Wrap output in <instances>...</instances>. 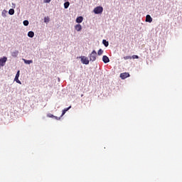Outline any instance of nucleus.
<instances>
[{
    "mask_svg": "<svg viewBox=\"0 0 182 182\" xmlns=\"http://www.w3.org/2000/svg\"><path fill=\"white\" fill-rule=\"evenodd\" d=\"M96 58H97V53L96 50H92V52L90 54V60L91 62H95L96 60Z\"/></svg>",
    "mask_w": 182,
    "mask_h": 182,
    "instance_id": "1",
    "label": "nucleus"
},
{
    "mask_svg": "<svg viewBox=\"0 0 182 182\" xmlns=\"http://www.w3.org/2000/svg\"><path fill=\"white\" fill-rule=\"evenodd\" d=\"M103 12V7L102 6H97L94 9V13L96 15H98L99 14H102Z\"/></svg>",
    "mask_w": 182,
    "mask_h": 182,
    "instance_id": "2",
    "label": "nucleus"
},
{
    "mask_svg": "<svg viewBox=\"0 0 182 182\" xmlns=\"http://www.w3.org/2000/svg\"><path fill=\"white\" fill-rule=\"evenodd\" d=\"M81 62L83 63V65H89V58L86 56H81L80 57Z\"/></svg>",
    "mask_w": 182,
    "mask_h": 182,
    "instance_id": "3",
    "label": "nucleus"
},
{
    "mask_svg": "<svg viewBox=\"0 0 182 182\" xmlns=\"http://www.w3.org/2000/svg\"><path fill=\"white\" fill-rule=\"evenodd\" d=\"M7 60H8V58L6 57L0 58V66H5V63H6Z\"/></svg>",
    "mask_w": 182,
    "mask_h": 182,
    "instance_id": "4",
    "label": "nucleus"
},
{
    "mask_svg": "<svg viewBox=\"0 0 182 182\" xmlns=\"http://www.w3.org/2000/svg\"><path fill=\"white\" fill-rule=\"evenodd\" d=\"M121 79H127V77H130V74L129 73H122L120 74Z\"/></svg>",
    "mask_w": 182,
    "mask_h": 182,
    "instance_id": "5",
    "label": "nucleus"
},
{
    "mask_svg": "<svg viewBox=\"0 0 182 182\" xmlns=\"http://www.w3.org/2000/svg\"><path fill=\"white\" fill-rule=\"evenodd\" d=\"M20 71L18 70L15 76L14 80L16 82V83H19V85H21L22 82H21V80H19V74Z\"/></svg>",
    "mask_w": 182,
    "mask_h": 182,
    "instance_id": "6",
    "label": "nucleus"
},
{
    "mask_svg": "<svg viewBox=\"0 0 182 182\" xmlns=\"http://www.w3.org/2000/svg\"><path fill=\"white\" fill-rule=\"evenodd\" d=\"M102 61L104 62V63H109V62H110V60L109 59V57H107V55H103Z\"/></svg>",
    "mask_w": 182,
    "mask_h": 182,
    "instance_id": "7",
    "label": "nucleus"
},
{
    "mask_svg": "<svg viewBox=\"0 0 182 182\" xmlns=\"http://www.w3.org/2000/svg\"><path fill=\"white\" fill-rule=\"evenodd\" d=\"M146 22H149V23H151L153 22V18L150 15H146Z\"/></svg>",
    "mask_w": 182,
    "mask_h": 182,
    "instance_id": "8",
    "label": "nucleus"
},
{
    "mask_svg": "<svg viewBox=\"0 0 182 182\" xmlns=\"http://www.w3.org/2000/svg\"><path fill=\"white\" fill-rule=\"evenodd\" d=\"M75 28L77 32H80V31H82V25L80 24H76Z\"/></svg>",
    "mask_w": 182,
    "mask_h": 182,
    "instance_id": "9",
    "label": "nucleus"
},
{
    "mask_svg": "<svg viewBox=\"0 0 182 182\" xmlns=\"http://www.w3.org/2000/svg\"><path fill=\"white\" fill-rule=\"evenodd\" d=\"M47 117L54 118V119H55V120H59L60 119V117H58L52 114H48Z\"/></svg>",
    "mask_w": 182,
    "mask_h": 182,
    "instance_id": "10",
    "label": "nucleus"
},
{
    "mask_svg": "<svg viewBox=\"0 0 182 182\" xmlns=\"http://www.w3.org/2000/svg\"><path fill=\"white\" fill-rule=\"evenodd\" d=\"M18 54H19V51L15 50L13 53H11V56H13V58H17Z\"/></svg>",
    "mask_w": 182,
    "mask_h": 182,
    "instance_id": "11",
    "label": "nucleus"
},
{
    "mask_svg": "<svg viewBox=\"0 0 182 182\" xmlns=\"http://www.w3.org/2000/svg\"><path fill=\"white\" fill-rule=\"evenodd\" d=\"M77 23H82L83 22V18L82 16H79L76 18Z\"/></svg>",
    "mask_w": 182,
    "mask_h": 182,
    "instance_id": "12",
    "label": "nucleus"
},
{
    "mask_svg": "<svg viewBox=\"0 0 182 182\" xmlns=\"http://www.w3.org/2000/svg\"><path fill=\"white\" fill-rule=\"evenodd\" d=\"M23 60L26 65H31V63H33V61L32 60L23 59Z\"/></svg>",
    "mask_w": 182,
    "mask_h": 182,
    "instance_id": "13",
    "label": "nucleus"
},
{
    "mask_svg": "<svg viewBox=\"0 0 182 182\" xmlns=\"http://www.w3.org/2000/svg\"><path fill=\"white\" fill-rule=\"evenodd\" d=\"M34 36H35V33H33V31H29L28 33V38H33Z\"/></svg>",
    "mask_w": 182,
    "mask_h": 182,
    "instance_id": "14",
    "label": "nucleus"
},
{
    "mask_svg": "<svg viewBox=\"0 0 182 182\" xmlns=\"http://www.w3.org/2000/svg\"><path fill=\"white\" fill-rule=\"evenodd\" d=\"M71 107H72V106H70L69 107L64 109L63 110L61 117H62V116H64V114L66 113V112H68V110H69Z\"/></svg>",
    "mask_w": 182,
    "mask_h": 182,
    "instance_id": "15",
    "label": "nucleus"
},
{
    "mask_svg": "<svg viewBox=\"0 0 182 182\" xmlns=\"http://www.w3.org/2000/svg\"><path fill=\"white\" fill-rule=\"evenodd\" d=\"M102 43H103V45H104L106 48H107V46H109V41H106V40H103V41H102Z\"/></svg>",
    "mask_w": 182,
    "mask_h": 182,
    "instance_id": "16",
    "label": "nucleus"
},
{
    "mask_svg": "<svg viewBox=\"0 0 182 182\" xmlns=\"http://www.w3.org/2000/svg\"><path fill=\"white\" fill-rule=\"evenodd\" d=\"M70 5V4L69 3V1H67L64 4V8L65 9H68L69 8V6Z\"/></svg>",
    "mask_w": 182,
    "mask_h": 182,
    "instance_id": "17",
    "label": "nucleus"
},
{
    "mask_svg": "<svg viewBox=\"0 0 182 182\" xmlns=\"http://www.w3.org/2000/svg\"><path fill=\"white\" fill-rule=\"evenodd\" d=\"M49 21H50V18H49V16L44 18V22L45 23H49Z\"/></svg>",
    "mask_w": 182,
    "mask_h": 182,
    "instance_id": "18",
    "label": "nucleus"
},
{
    "mask_svg": "<svg viewBox=\"0 0 182 182\" xmlns=\"http://www.w3.org/2000/svg\"><path fill=\"white\" fill-rule=\"evenodd\" d=\"M9 15H14V14H15V10L14 9H11L9 11Z\"/></svg>",
    "mask_w": 182,
    "mask_h": 182,
    "instance_id": "19",
    "label": "nucleus"
},
{
    "mask_svg": "<svg viewBox=\"0 0 182 182\" xmlns=\"http://www.w3.org/2000/svg\"><path fill=\"white\" fill-rule=\"evenodd\" d=\"M7 13H8V11H6V10H4L1 13L2 16H4L5 18V16H6Z\"/></svg>",
    "mask_w": 182,
    "mask_h": 182,
    "instance_id": "20",
    "label": "nucleus"
},
{
    "mask_svg": "<svg viewBox=\"0 0 182 182\" xmlns=\"http://www.w3.org/2000/svg\"><path fill=\"white\" fill-rule=\"evenodd\" d=\"M97 55H98L99 56L103 55V50L100 49V50H98V52H97Z\"/></svg>",
    "mask_w": 182,
    "mask_h": 182,
    "instance_id": "21",
    "label": "nucleus"
},
{
    "mask_svg": "<svg viewBox=\"0 0 182 182\" xmlns=\"http://www.w3.org/2000/svg\"><path fill=\"white\" fill-rule=\"evenodd\" d=\"M24 26H28V25H29V21H27V20H25L23 22Z\"/></svg>",
    "mask_w": 182,
    "mask_h": 182,
    "instance_id": "22",
    "label": "nucleus"
},
{
    "mask_svg": "<svg viewBox=\"0 0 182 182\" xmlns=\"http://www.w3.org/2000/svg\"><path fill=\"white\" fill-rule=\"evenodd\" d=\"M124 60H129V59H132V56L127 55L124 57Z\"/></svg>",
    "mask_w": 182,
    "mask_h": 182,
    "instance_id": "23",
    "label": "nucleus"
},
{
    "mask_svg": "<svg viewBox=\"0 0 182 182\" xmlns=\"http://www.w3.org/2000/svg\"><path fill=\"white\" fill-rule=\"evenodd\" d=\"M132 59H139V55H132Z\"/></svg>",
    "mask_w": 182,
    "mask_h": 182,
    "instance_id": "24",
    "label": "nucleus"
},
{
    "mask_svg": "<svg viewBox=\"0 0 182 182\" xmlns=\"http://www.w3.org/2000/svg\"><path fill=\"white\" fill-rule=\"evenodd\" d=\"M51 0H44V2L46 4H49V2H50Z\"/></svg>",
    "mask_w": 182,
    "mask_h": 182,
    "instance_id": "25",
    "label": "nucleus"
}]
</instances>
